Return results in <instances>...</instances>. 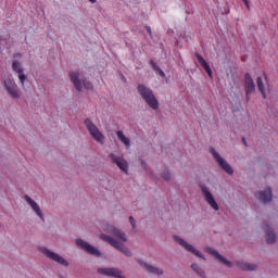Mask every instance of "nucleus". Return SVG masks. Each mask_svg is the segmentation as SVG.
I'll return each mask as SVG.
<instances>
[{
	"mask_svg": "<svg viewBox=\"0 0 278 278\" xmlns=\"http://www.w3.org/2000/svg\"><path fill=\"white\" fill-rule=\"evenodd\" d=\"M117 138L123 142V144L126 147V149H129L131 147V140L128 139V137L125 136V132L123 130L117 131Z\"/></svg>",
	"mask_w": 278,
	"mask_h": 278,
	"instance_id": "4be33fe9",
	"label": "nucleus"
},
{
	"mask_svg": "<svg viewBox=\"0 0 278 278\" xmlns=\"http://www.w3.org/2000/svg\"><path fill=\"white\" fill-rule=\"evenodd\" d=\"M139 264L141 265V268H144V270L151 273L152 275H164V270H162V268L160 267L152 266L144 261H139Z\"/></svg>",
	"mask_w": 278,
	"mask_h": 278,
	"instance_id": "f3484780",
	"label": "nucleus"
},
{
	"mask_svg": "<svg viewBox=\"0 0 278 278\" xmlns=\"http://www.w3.org/2000/svg\"><path fill=\"white\" fill-rule=\"evenodd\" d=\"M197 60L200 64V66H202V68H204L205 73H207L208 77L211 79L214 78V72L212 71V67L210 66V63H207V61H205V59H203V56L201 55H197Z\"/></svg>",
	"mask_w": 278,
	"mask_h": 278,
	"instance_id": "aec40b11",
	"label": "nucleus"
},
{
	"mask_svg": "<svg viewBox=\"0 0 278 278\" xmlns=\"http://www.w3.org/2000/svg\"><path fill=\"white\" fill-rule=\"evenodd\" d=\"M3 49V47L0 46V51Z\"/></svg>",
	"mask_w": 278,
	"mask_h": 278,
	"instance_id": "473e14b6",
	"label": "nucleus"
},
{
	"mask_svg": "<svg viewBox=\"0 0 278 278\" xmlns=\"http://www.w3.org/2000/svg\"><path fill=\"white\" fill-rule=\"evenodd\" d=\"M256 84L262 97L266 99L268 94V85H264V79L262 77H257Z\"/></svg>",
	"mask_w": 278,
	"mask_h": 278,
	"instance_id": "412c9836",
	"label": "nucleus"
},
{
	"mask_svg": "<svg viewBox=\"0 0 278 278\" xmlns=\"http://www.w3.org/2000/svg\"><path fill=\"white\" fill-rule=\"evenodd\" d=\"M191 268H192L193 270H195V273H199V275H203V274L201 273V269H199V265L192 264V265H191Z\"/></svg>",
	"mask_w": 278,
	"mask_h": 278,
	"instance_id": "bb28decb",
	"label": "nucleus"
},
{
	"mask_svg": "<svg viewBox=\"0 0 278 278\" xmlns=\"http://www.w3.org/2000/svg\"><path fill=\"white\" fill-rule=\"evenodd\" d=\"M24 201H26L27 205H29L30 210L38 216L40 220H45V212H42V208L40 207V204L36 202L31 197L25 195Z\"/></svg>",
	"mask_w": 278,
	"mask_h": 278,
	"instance_id": "1a4fd4ad",
	"label": "nucleus"
},
{
	"mask_svg": "<svg viewBox=\"0 0 278 278\" xmlns=\"http://www.w3.org/2000/svg\"><path fill=\"white\" fill-rule=\"evenodd\" d=\"M253 92H255V83L250 74H245V94L249 98Z\"/></svg>",
	"mask_w": 278,
	"mask_h": 278,
	"instance_id": "6ab92c4d",
	"label": "nucleus"
},
{
	"mask_svg": "<svg viewBox=\"0 0 278 278\" xmlns=\"http://www.w3.org/2000/svg\"><path fill=\"white\" fill-rule=\"evenodd\" d=\"M129 223L131 225V229L134 232L138 231V222L136 220V218H134V216L129 217Z\"/></svg>",
	"mask_w": 278,
	"mask_h": 278,
	"instance_id": "5701e85b",
	"label": "nucleus"
},
{
	"mask_svg": "<svg viewBox=\"0 0 278 278\" xmlns=\"http://www.w3.org/2000/svg\"><path fill=\"white\" fill-rule=\"evenodd\" d=\"M243 270H255V266L250 263H244Z\"/></svg>",
	"mask_w": 278,
	"mask_h": 278,
	"instance_id": "a878e982",
	"label": "nucleus"
},
{
	"mask_svg": "<svg viewBox=\"0 0 278 278\" xmlns=\"http://www.w3.org/2000/svg\"><path fill=\"white\" fill-rule=\"evenodd\" d=\"M201 190H202V192L204 194L206 203H208L210 206L215 212H218V210H220V207L218 206V202H216V199H214V194H212V191H210V188H207L205 186H202Z\"/></svg>",
	"mask_w": 278,
	"mask_h": 278,
	"instance_id": "9b49d317",
	"label": "nucleus"
},
{
	"mask_svg": "<svg viewBox=\"0 0 278 278\" xmlns=\"http://www.w3.org/2000/svg\"><path fill=\"white\" fill-rule=\"evenodd\" d=\"M4 42H5V41H3V40L0 41L1 47H3Z\"/></svg>",
	"mask_w": 278,
	"mask_h": 278,
	"instance_id": "2f4dec72",
	"label": "nucleus"
},
{
	"mask_svg": "<svg viewBox=\"0 0 278 278\" xmlns=\"http://www.w3.org/2000/svg\"><path fill=\"white\" fill-rule=\"evenodd\" d=\"M76 244H77V247L83 249V251H86L90 255H96L97 257H99V255H101V252L97 248H94L93 245H91L90 243L85 241L84 239H77Z\"/></svg>",
	"mask_w": 278,
	"mask_h": 278,
	"instance_id": "f8f14e48",
	"label": "nucleus"
},
{
	"mask_svg": "<svg viewBox=\"0 0 278 278\" xmlns=\"http://www.w3.org/2000/svg\"><path fill=\"white\" fill-rule=\"evenodd\" d=\"M212 155L217 162L218 166H220V168H223V170H225L227 175H233V167H231L227 160L220 156L219 153L216 152V150H212Z\"/></svg>",
	"mask_w": 278,
	"mask_h": 278,
	"instance_id": "6e6552de",
	"label": "nucleus"
},
{
	"mask_svg": "<svg viewBox=\"0 0 278 278\" xmlns=\"http://www.w3.org/2000/svg\"><path fill=\"white\" fill-rule=\"evenodd\" d=\"M243 1L245 3L247 8H249V0H243Z\"/></svg>",
	"mask_w": 278,
	"mask_h": 278,
	"instance_id": "7c9ffc66",
	"label": "nucleus"
},
{
	"mask_svg": "<svg viewBox=\"0 0 278 278\" xmlns=\"http://www.w3.org/2000/svg\"><path fill=\"white\" fill-rule=\"evenodd\" d=\"M138 93L147 103V105L151 108V110H160V101H157V98L155 97V93H153V90H151V88L144 85H139Z\"/></svg>",
	"mask_w": 278,
	"mask_h": 278,
	"instance_id": "f03ea898",
	"label": "nucleus"
},
{
	"mask_svg": "<svg viewBox=\"0 0 278 278\" xmlns=\"http://www.w3.org/2000/svg\"><path fill=\"white\" fill-rule=\"evenodd\" d=\"M109 233H112L114 238L108 236V235H100L101 240H104V242H109L112 247L124 253V255H127L128 257L131 255V250L125 245V242H127V235L123 232V230H118L115 227H109L108 228Z\"/></svg>",
	"mask_w": 278,
	"mask_h": 278,
	"instance_id": "f257e3e1",
	"label": "nucleus"
},
{
	"mask_svg": "<svg viewBox=\"0 0 278 278\" xmlns=\"http://www.w3.org/2000/svg\"><path fill=\"white\" fill-rule=\"evenodd\" d=\"M256 199L262 203H270L273 201V190L270 188L265 189L256 193Z\"/></svg>",
	"mask_w": 278,
	"mask_h": 278,
	"instance_id": "2eb2a0df",
	"label": "nucleus"
},
{
	"mask_svg": "<svg viewBox=\"0 0 278 278\" xmlns=\"http://www.w3.org/2000/svg\"><path fill=\"white\" fill-rule=\"evenodd\" d=\"M152 68L155 71L156 75L165 77L164 71H162L155 63L152 62Z\"/></svg>",
	"mask_w": 278,
	"mask_h": 278,
	"instance_id": "b1692460",
	"label": "nucleus"
},
{
	"mask_svg": "<svg viewBox=\"0 0 278 278\" xmlns=\"http://www.w3.org/2000/svg\"><path fill=\"white\" fill-rule=\"evenodd\" d=\"M99 275H105L106 277L123 278V271L116 268H99Z\"/></svg>",
	"mask_w": 278,
	"mask_h": 278,
	"instance_id": "dca6fc26",
	"label": "nucleus"
},
{
	"mask_svg": "<svg viewBox=\"0 0 278 278\" xmlns=\"http://www.w3.org/2000/svg\"><path fill=\"white\" fill-rule=\"evenodd\" d=\"M206 253H208V255H212L213 257H215V260H217V262H220L228 268H231V266H232L231 262L229 260H227L225 256L220 255V253H218V251H216L212 248H207Z\"/></svg>",
	"mask_w": 278,
	"mask_h": 278,
	"instance_id": "4468645a",
	"label": "nucleus"
},
{
	"mask_svg": "<svg viewBox=\"0 0 278 278\" xmlns=\"http://www.w3.org/2000/svg\"><path fill=\"white\" fill-rule=\"evenodd\" d=\"M89 3H92V4H94V3H97V0H87Z\"/></svg>",
	"mask_w": 278,
	"mask_h": 278,
	"instance_id": "c85d7f7f",
	"label": "nucleus"
},
{
	"mask_svg": "<svg viewBox=\"0 0 278 278\" xmlns=\"http://www.w3.org/2000/svg\"><path fill=\"white\" fill-rule=\"evenodd\" d=\"M39 253L48 257V260H52V262H55L56 264H60L61 266H70V263L66 258H64L62 255L51 251L49 248L46 247H39L38 248Z\"/></svg>",
	"mask_w": 278,
	"mask_h": 278,
	"instance_id": "20e7f679",
	"label": "nucleus"
},
{
	"mask_svg": "<svg viewBox=\"0 0 278 278\" xmlns=\"http://www.w3.org/2000/svg\"><path fill=\"white\" fill-rule=\"evenodd\" d=\"M3 86L12 99H21V89H18L12 76H8L3 79Z\"/></svg>",
	"mask_w": 278,
	"mask_h": 278,
	"instance_id": "39448f33",
	"label": "nucleus"
},
{
	"mask_svg": "<svg viewBox=\"0 0 278 278\" xmlns=\"http://www.w3.org/2000/svg\"><path fill=\"white\" fill-rule=\"evenodd\" d=\"M164 179H170V175L169 174H166L165 176H163Z\"/></svg>",
	"mask_w": 278,
	"mask_h": 278,
	"instance_id": "cd10ccee",
	"label": "nucleus"
},
{
	"mask_svg": "<svg viewBox=\"0 0 278 278\" xmlns=\"http://www.w3.org/2000/svg\"><path fill=\"white\" fill-rule=\"evenodd\" d=\"M85 125H86L91 138H93V140H96V142H99L100 144H105V135L103 132H101L99 127H97L94 125V123H92V121L86 119Z\"/></svg>",
	"mask_w": 278,
	"mask_h": 278,
	"instance_id": "423d86ee",
	"label": "nucleus"
},
{
	"mask_svg": "<svg viewBox=\"0 0 278 278\" xmlns=\"http://www.w3.org/2000/svg\"><path fill=\"white\" fill-rule=\"evenodd\" d=\"M24 201H26L27 205H29L30 210L38 216L40 220H45V212H42V208L40 207V204L36 202L31 197L25 195Z\"/></svg>",
	"mask_w": 278,
	"mask_h": 278,
	"instance_id": "9d476101",
	"label": "nucleus"
},
{
	"mask_svg": "<svg viewBox=\"0 0 278 278\" xmlns=\"http://www.w3.org/2000/svg\"><path fill=\"white\" fill-rule=\"evenodd\" d=\"M12 68L14 73L17 74L18 80L22 86H25V81L27 80V75H25V68L23 67V63L18 61H13Z\"/></svg>",
	"mask_w": 278,
	"mask_h": 278,
	"instance_id": "ddd939ff",
	"label": "nucleus"
},
{
	"mask_svg": "<svg viewBox=\"0 0 278 278\" xmlns=\"http://www.w3.org/2000/svg\"><path fill=\"white\" fill-rule=\"evenodd\" d=\"M174 240H175V242H177V244L182 247V249H185L186 251H189V253H192L197 257H201L202 260H204L203 253H201V251L197 250L194 248V245H192V244L188 243L186 240L181 239V237L174 236Z\"/></svg>",
	"mask_w": 278,
	"mask_h": 278,
	"instance_id": "0eeeda50",
	"label": "nucleus"
},
{
	"mask_svg": "<svg viewBox=\"0 0 278 278\" xmlns=\"http://www.w3.org/2000/svg\"><path fill=\"white\" fill-rule=\"evenodd\" d=\"M71 77V81L72 84L75 86L76 90H78V92H81L84 86L86 88V90H92L93 86L92 83L86 80L84 78V74L80 72H71L70 74Z\"/></svg>",
	"mask_w": 278,
	"mask_h": 278,
	"instance_id": "7ed1b4c3",
	"label": "nucleus"
},
{
	"mask_svg": "<svg viewBox=\"0 0 278 278\" xmlns=\"http://www.w3.org/2000/svg\"><path fill=\"white\" fill-rule=\"evenodd\" d=\"M112 160L115 164H117L118 168H121L123 173H129V163L127 160L116 155H113Z\"/></svg>",
	"mask_w": 278,
	"mask_h": 278,
	"instance_id": "a211bd4d",
	"label": "nucleus"
},
{
	"mask_svg": "<svg viewBox=\"0 0 278 278\" xmlns=\"http://www.w3.org/2000/svg\"><path fill=\"white\" fill-rule=\"evenodd\" d=\"M275 239H276V237H275V232L273 231V230H268L267 231V242H275Z\"/></svg>",
	"mask_w": 278,
	"mask_h": 278,
	"instance_id": "393cba45",
	"label": "nucleus"
},
{
	"mask_svg": "<svg viewBox=\"0 0 278 278\" xmlns=\"http://www.w3.org/2000/svg\"><path fill=\"white\" fill-rule=\"evenodd\" d=\"M147 31L151 34V26L146 27Z\"/></svg>",
	"mask_w": 278,
	"mask_h": 278,
	"instance_id": "c756f323",
	"label": "nucleus"
}]
</instances>
